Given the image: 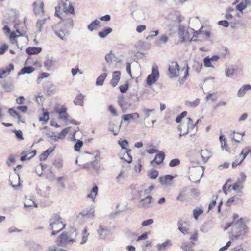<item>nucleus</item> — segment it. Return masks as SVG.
<instances>
[{
  "mask_svg": "<svg viewBox=\"0 0 251 251\" xmlns=\"http://www.w3.org/2000/svg\"><path fill=\"white\" fill-rule=\"evenodd\" d=\"M77 236L75 227H71L67 232L62 233L57 238L56 244L58 246L69 248L75 242Z\"/></svg>",
  "mask_w": 251,
  "mask_h": 251,
  "instance_id": "obj_1",
  "label": "nucleus"
},
{
  "mask_svg": "<svg viewBox=\"0 0 251 251\" xmlns=\"http://www.w3.org/2000/svg\"><path fill=\"white\" fill-rule=\"evenodd\" d=\"M247 230V225L244 223L243 218H240L233 225L230 235V239L232 240L243 239Z\"/></svg>",
  "mask_w": 251,
  "mask_h": 251,
  "instance_id": "obj_2",
  "label": "nucleus"
},
{
  "mask_svg": "<svg viewBox=\"0 0 251 251\" xmlns=\"http://www.w3.org/2000/svg\"><path fill=\"white\" fill-rule=\"evenodd\" d=\"M50 226L52 230L51 234L53 236L56 235L65 228L66 225L64 224L59 215L54 214L50 220Z\"/></svg>",
  "mask_w": 251,
  "mask_h": 251,
  "instance_id": "obj_3",
  "label": "nucleus"
},
{
  "mask_svg": "<svg viewBox=\"0 0 251 251\" xmlns=\"http://www.w3.org/2000/svg\"><path fill=\"white\" fill-rule=\"evenodd\" d=\"M194 30L188 29L183 25H180L178 29V36L180 42H186L191 41H196L194 37Z\"/></svg>",
  "mask_w": 251,
  "mask_h": 251,
  "instance_id": "obj_4",
  "label": "nucleus"
},
{
  "mask_svg": "<svg viewBox=\"0 0 251 251\" xmlns=\"http://www.w3.org/2000/svg\"><path fill=\"white\" fill-rule=\"evenodd\" d=\"M43 172L45 174L46 177L50 181H53L55 180V176L51 171L50 167L47 164L41 163L36 168V173L39 176H41Z\"/></svg>",
  "mask_w": 251,
  "mask_h": 251,
  "instance_id": "obj_5",
  "label": "nucleus"
},
{
  "mask_svg": "<svg viewBox=\"0 0 251 251\" xmlns=\"http://www.w3.org/2000/svg\"><path fill=\"white\" fill-rule=\"evenodd\" d=\"M159 73L157 66H154L152 68L151 74L149 75L146 80L148 85H151L155 83L159 78Z\"/></svg>",
  "mask_w": 251,
  "mask_h": 251,
  "instance_id": "obj_6",
  "label": "nucleus"
},
{
  "mask_svg": "<svg viewBox=\"0 0 251 251\" xmlns=\"http://www.w3.org/2000/svg\"><path fill=\"white\" fill-rule=\"evenodd\" d=\"M168 75L171 78L177 77L179 75V67L176 62H172L169 65Z\"/></svg>",
  "mask_w": 251,
  "mask_h": 251,
  "instance_id": "obj_7",
  "label": "nucleus"
},
{
  "mask_svg": "<svg viewBox=\"0 0 251 251\" xmlns=\"http://www.w3.org/2000/svg\"><path fill=\"white\" fill-rule=\"evenodd\" d=\"M54 31L56 35L62 40H66L69 35L67 28L64 26L62 23L58 25L57 28L54 29Z\"/></svg>",
  "mask_w": 251,
  "mask_h": 251,
  "instance_id": "obj_8",
  "label": "nucleus"
},
{
  "mask_svg": "<svg viewBox=\"0 0 251 251\" xmlns=\"http://www.w3.org/2000/svg\"><path fill=\"white\" fill-rule=\"evenodd\" d=\"M97 232L100 239H105L108 235L112 234L110 229L100 225L99 226Z\"/></svg>",
  "mask_w": 251,
  "mask_h": 251,
  "instance_id": "obj_9",
  "label": "nucleus"
},
{
  "mask_svg": "<svg viewBox=\"0 0 251 251\" xmlns=\"http://www.w3.org/2000/svg\"><path fill=\"white\" fill-rule=\"evenodd\" d=\"M219 59V56L218 55H214L211 57L207 56L203 59L204 65L206 67L214 68V65Z\"/></svg>",
  "mask_w": 251,
  "mask_h": 251,
  "instance_id": "obj_10",
  "label": "nucleus"
},
{
  "mask_svg": "<svg viewBox=\"0 0 251 251\" xmlns=\"http://www.w3.org/2000/svg\"><path fill=\"white\" fill-rule=\"evenodd\" d=\"M210 36V32L207 30H203V27L200 30L194 32V37L197 40H202L204 37L209 38Z\"/></svg>",
  "mask_w": 251,
  "mask_h": 251,
  "instance_id": "obj_11",
  "label": "nucleus"
},
{
  "mask_svg": "<svg viewBox=\"0 0 251 251\" xmlns=\"http://www.w3.org/2000/svg\"><path fill=\"white\" fill-rule=\"evenodd\" d=\"M174 176L170 175H167L164 176L160 177L159 181L162 185L166 186H171L173 184V179Z\"/></svg>",
  "mask_w": 251,
  "mask_h": 251,
  "instance_id": "obj_12",
  "label": "nucleus"
},
{
  "mask_svg": "<svg viewBox=\"0 0 251 251\" xmlns=\"http://www.w3.org/2000/svg\"><path fill=\"white\" fill-rule=\"evenodd\" d=\"M152 197L151 196H146L145 198L142 199L139 201V204L140 205L139 206V207L147 209L151 207V199Z\"/></svg>",
  "mask_w": 251,
  "mask_h": 251,
  "instance_id": "obj_13",
  "label": "nucleus"
},
{
  "mask_svg": "<svg viewBox=\"0 0 251 251\" xmlns=\"http://www.w3.org/2000/svg\"><path fill=\"white\" fill-rule=\"evenodd\" d=\"M34 12L36 15L44 13V3L42 1H38L33 3Z\"/></svg>",
  "mask_w": 251,
  "mask_h": 251,
  "instance_id": "obj_14",
  "label": "nucleus"
},
{
  "mask_svg": "<svg viewBox=\"0 0 251 251\" xmlns=\"http://www.w3.org/2000/svg\"><path fill=\"white\" fill-rule=\"evenodd\" d=\"M121 77L120 71H114L112 74V78L110 82L111 85L115 87L118 83Z\"/></svg>",
  "mask_w": 251,
  "mask_h": 251,
  "instance_id": "obj_15",
  "label": "nucleus"
},
{
  "mask_svg": "<svg viewBox=\"0 0 251 251\" xmlns=\"http://www.w3.org/2000/svg\"><path fill=\"white\" fill-rule=\"evenodd\" d=\"M186 120V126H187V128L180 129V131H181V132H183V134H187L189 130L194 129L195 127L196 126L193 123L192 120L190 118H187Z\"/></svg>",
  "mask_w": 251,
  "mask_h": 251,
  "instance_id": "obj_16",
  "label": "nucleus"
},
{
  "mask_svg": "<svg viewBox=\"0 0 251 251\" xmlns=\"http://www.w3.org/2000/svg\"><path fill=\"white\" fill-rule=\"evenodd\" d=\"M146 151L150 155H155V157H165V154L163 151L155 148H147Z\"/></svg>",
  "mask_w": 251,
  "mask_h": 251,
  "instance_id": "obj_17",
  "label": "nucleus"
},
{
  "mask_svg": "<svg viewBox=\"0 0 251 251\" xmlns=\"http://www.w3.org/2000/svg\"><path fill=\"white\" fill-rule=\"evenodd\" d=\"M14 28L16 30V31L17 33L19 34L16 35L14 32H13L11 33L10 35V38L11 41L13 40L15 41V38L21 37V36H24L25 34V32L22 31L21 32L20 30V29L19 28V25L18 24H15L14 25Z\"/></svg>",
  "mask_w": 251,
  "mask_h": 251,
  "instance_id": "obj_18",
  "label": "nucleus"
},
{
  "mask_svg": "<svg viewBox=\"0 0 251 251\" xmlns=\"http://www.w3.org/2000/svg\"><path fill=\"white\" fill-rule=\"evenodd\" d=\"M139 117L138 113L135 112L131 114L123 115L121 117L122 119L124 121L129 122L130 120H135Z\"/></svg>",
  "mask_w": 251,
  "mask_h": 251,
  "instance_id": "obj_19",
  "label": "nucleus"
},
{
  "mask_svg": "<svg viewBox=\"0 0 251 251\" xmlns=\"http://www.w3.org/2000/svg\"><path fill=\"white\" fill-rule=\"evenodd\" d=\"M94 208L93 207H91L89 209H86L82 211L80 213V215H81L83 217L92 218L94 216Z\"/></svg>",
  "mask_w": 251,
  "mask_h": 251,
  "instance_id": "obj_20",
  "label": "nucleus"
},
{
  "mask_svg": "<svg viewBox=\"0 0 251 251\" xmlns=\"http://www.w3.org/2000/svg\"><path fill=\"white\" fill-rule=\"evenodd\" d=\"M118 144L122 148V149H124L127 151L126 153L128 155V157H131L130 154V152H131V150H128V147L129 146V143L127 140H122L120 139L118 141Z\"/></svg>",
  "mask_w": 251,
  "mask_h": 251,
  "instance_id": "obj_21",
  "label": "nucleus"
},
{
  "mask_svg": "<svg viewBox=\"0 0 251 251\" xmlns=\"http://www.w3.org/2000/svg\"><path fill=\"white\" fill-rule=\"evenodd\" d=\"M71 127H68L63 129L59 134L55 135L53 136L54 140L56 141H58L59 139H63L65 138L67 134L69 132Z\"/></svg>",
  "mask_w": 251,
  "mask_h": 251,
  "instance_id": "obj_22",
  "label": "nucleus"
},
{
  "mask_svg": "<svg viewBox=\"0 0 251 251\" xmlns=\"http://www.w3.org/2000/svg\"><path fill=\"white\" fill-rule=\"evenodd\" d=\"M172 244L169 240H167L162 244L158 243L156 246L158 248V251H163L171 247Z\"/></svg>",
  "mask_w": 251,
  "mask_h": 251,
  "instance_id": "obj_23",
  "label": "nucleus"
},
{
  "mask_svg": "<svg viewBox=\"0 0 251 251\" xmlns=\"http://www.w3.org/2000/svg\"><path fill=\"white\" fill-rule=\"evenodd\" d=\"M42 51L41 47H29L26 48V52L29 55H35L39 53Z\"/></svg>",
  "mask_w": 251,
  "mask_h": 251,
  "instance_id": "obj_24",
  "label": "nucleus"
},
{
  "mask_svg": "<svg viewBox=\"0 0 251 251\" xmlns=\"http://www.w3.org/2000/svg\"><path fill=\"white\" fill-rule=\"evenodd\" d=\"M126 175L124 170H121L116 178L117 182L120 184H123L126 180Z\"/></svg>",
  "mask_w": 251,
  "mask_h": 251,
  "instance_id": "obj_25",
  "label": "nucleus"
},
{
  "mask_svg": "<svg viewBox=\"0 0 251 251\" xmlns=\"http://www.w3.org/2000/svg\"><path fill=\"white\" fill-rule=\"evenodd\" d=\"M100 20L97 19L95 20L88 25V30L91 32L94 31V30H97L98 28L100 27Z\"/></svg>",
  "mask_w": 251,
  "mask_h": 251,
  "instance_id": "obj_26",
  "label": "nucleus"
},
{
  "mask_svg": "<svg viewBox=\"0 0 251 251\" xmlns=\"http://www.w3.org/2000/svg\"><path fill=\"white\" fill-rule=\"evenodd\" d=\"M13 69L14 65L12 64H10L8 67L2 69L0 71V78H2L4 76L8 75Z\"/></svg>",
  "mask_w": 251,
  "mask_h": 251,
  "instance_id": "obj_27",
  "label": "nucleus"
},
{
  "mask_svg": "<svg viewBox=\"0 0 251 251\" xmlns=\"http://www.w3.org/2000/svg\"><path fill=\"white\" fill-rule=\"evenodd\" d=\"M55 61L52 57H50L46 59L44 62V66L48 71H50L53 67L55 66Z\"/></svg>",
  "mask_w": 251,
  "mask_h": 251,
  "instance_id": "obj_28",
  "label": "nucleus"
},
{
  "mask_svg": "<svg viewBox=\"0 0 251 251\" xmlns=\"http://www.w3.org/2000/svg\"><path fill=\"white\" fill-rule=\"evenodd\" d=\"M168 40V37L167 35L164 34L158 37L154 42V44L157 46H161L162 44H166Z\"/></svg>",
  "mask_w": 251,
  "mask_h": 251,
  "instance_id": "obj_29",
  "label": "nucleus"
},
{
  "mask_svg": "<svg viewBox=\"0 0 251 251\" xmlns=\"http://www.w3.org/2000/svg\"><path fill=\"white\" fill-rule=\"evenodd\" d=\"M219 140L221 144V148L223 151L225 150L227 152L229 151V148L227 144V141L224 135L219 137Z\"/></svg>",
  "mask_w": 251,
  "mask_h": 251,
  "instance_id": "obj_30",
  "label": "nucleus"
},
{
  "mask_svg": "<svg viewBox=\"0 0 251 251\" xmlns=\"http://www.w3.org/2000/svg\"><path fill=\"white\" fill-rule=\"evenodd\" d=\"M251 5V0H244L242 1L236 7L239 11L242 12V10L245 9L248 6Z\"/></svg>",
  "mask_w": 251,
  "mask_h": 251,
  "instance_id": "obj_31",
  "label": "nucleus"
},
{
  "mask_svg": "<svg viewBox=\"0 0 251 251\" xmlns=\"http://www.w3.org/2000/svg\"><path fill=\"white\" fill-rule=\"evenodd\" d=\"M118 104L121 107L122 112L124 113L127 112L128 107H127L126 102L124 98H119L118 100Z\"/></svg>",
  "mask_w": 251,
  "mask_h": 251,
  "instance_id": "obj_32",
  "label": "nucleus"
},
{
  "mask_svg": "<svg viewBox=\"0 0 251 251\" xmlns=\"http://www.w3.org/2000/svg\"><path fill=\"white\" fill-rule=\"evenodd\" d=\"M98 192V187L97 185H95L92 188L90 193L87 195V197L92 199L93 201H94V200L96 197L97 196Z\"/></svg>",
  "mask_w": 251,
  "mask_h": 251,
  "instance_id": "obj_33",
  "label": "nucleus"
},
{
  "mask_svg": "<svg viewBox=\"0 0 251 251\" xmlns=\"http://www.w3.org/2000/svg\"><path fill=\"white\" fill-rule=\"evenodd\" d=\"M251 88V86L250 84H246L242 86L238 92V96L242 97L245 95L246 92Z\"/></svg>",
  "mask_w": 251,
  "mask_h": 251,
  "instance_id": "obj_34",
  "label": "nucleus"
},
{
  "mask_svg": "<svg viewBox=\"0 0 251 251\" xmlns=\"http://www.w3.org/2000/svg\"><path fill=\"white\" fill-rule=\"evenodd\" d=\"M84 96L82 94L77 95L74 100V103L76 105L83 106Z\"/></svg>",
  "mask_w": 251,
  "mask_h": 251,
  "instance_id": "obj_35",
  "label": "nucleus"
},
{
  "mask_svg": "<svg viewBox=\"0 0 251 251\" xmlns=\"http://www.w3.org/2000/svg\"><path fill=\"white\" fill-rule=\"evenodd\" d=\"M36 154V151L35 150H31V149H27L21 153V157H34Z\"/></svg>",
  "mask_w": 251,
  "mask_h": 251,
  "instance_id": "obj_36",
  "label": "nucleus"
},
{
  "mask_svg": "<svg viewBox=\"0 0 251 251\" xmlns=\"http://www.w3.org/2000/svg\"><path fill=\"white\" fill-rule=\"evenodd\" d=\"M112 31V29L110 27L106 28L104 29L103 30L99 32L98 33V36L101 38H105L107 37V36L111 33Z\"/></svg>",
  "mask_w": 251,
  "mask_h": 251,
  "instance_id": "obj_37",
  "label": "nucleus"
},
{
  "mask_svg": "<svg viewBox=\"0 0 251 251\" xmlns=\"http://www.w3.org/2000/svg\"><path fill=\"white\" fill-rule=\"evenodd\" d=\"M107 76V74L106 73H104L100 75L96 79V85L97 86H102Z\"/></svg>",
  "mask_w": 251,
  "mask_h": 251,
  "instance_id": "obj_38",
  "label": "nucleus"
},
{
  "mask_svg": "<svg viewBox=\"0 0 251 251\" xmlns=\"http://www.w3.org/2000/svg\"><path fill=\"white\" fill-rule=\"evenodd\" d=\"M64 11L68 14H73L74 13V7L70 2H68V4L66 2L64 4Z\"/></svg>",
  "mask_w": 251,
  "mask_h": 251,
  "instance_id": "obj_39",
  "label": "nucleus"
},
{
  "mask_svg": "<svg viewBox=\"0 0 251 251\" xmlns=\"http://www.w3.org/2000/svg\"><path fill=\"white\" fill-rule=\"evenodd\" d=\"M65 179V178L64 177H59L56 178L58 184V189L59 190H62L66 188V185L63 181Z\"/></svg>",
  "mask_w": 251,
  "mask_h": 251,
  "instance_id": "obj_40",
  "label": "nucleus"
},
{
  "mask_svg": "<svg viewBox=\"0 0 251 251\" xmlns=\"http://www.w3.org/2000/svg\"><path fill=\"white\" fill-rule=\"evenodd\" d=\"M62 25L67 29L72 28L74 24L72 18H68L63 21Z\"/></svg>",
  "mask_w": 251,
  "mask_h": 251,
  "instance_id": "obj_41",
  "label": "nucleus"
},
{
  "mask_svg": "<svg viewBox=\"0 0 251 251\" xmlns=\"http://www.w3.org/2000/svg\"><path fill=\"white\" fill-rule=\"evenodd\" d=\"M34 70V68L31 66L25 67L23 68L20 72L19 73V75H24L25 74H30Z\"/></svg>",
  "mask_w": 251,
  "mask_h": 251,
  "instance_id": "obj_42",
  "label": "nucleus"
},
{
  "mask_svg": "<svg viewBox=\"0 0 251 251\" xmlns=\"http://www.w3.org/2000/svg\"><path fill=\"white\" fill-rule=\"evenodd\" d=\"M240 155L243 157H246L248 155L251 157V147L249 146L244 147L240 153Z\"/></svg>",
  "mask_w": 251,
  "mask_h": 251,
  "instance_id": "obj_43",
  "label": "nucleus"
},
{
  "mask_svg": "<svg viewBox=\"0 0 251 251\" xmlns=\"http://www.w3.org/2000/svg\"><path fill=\"white\" fill-rule=\"evenodd\" d=\"M190 161L192 163L193 167L200 166L202 168V170H203V167L201 165V163L199 158H191Z\"/></svg>",
  "mask_w": 251,
  "mask_h": 251,
  "instance_id": "obj_44",
  "label": "nucleus"
},
{
  "mask_svg": "<svg viewBox=\"0 0 251 251\" xmlns=\"http://www.w3.org/2000/svg\"><path fill=\"white\" fill-rule=\"evenodd\" d=\"M52 164L56 168H60L62 167V161L60 158H55L51 161Z\"/></svg>",
  "mask_w": 251,
  "mask_h": 251,
  "instance_id": "obj_45",
  "label": "nucleus"
},
{
  "mask_svg": "<svg viewBox=\"0 0 251 251\" xmlns=\"http://www.w3.org/2000/svg\"><path fill=\"white\" fill-rule=\"evenodd\" d=\"M3 89L6 91H10L13 88V85L11 82H3L2 83Z\"/></svg>",
  "mask_w": 251,
  "mask_h": 251,
  "instance_id": "obj_46",
  "label": "nucleus"
},
{
  "mask_svg": "<svg viewBox=\"0 0 251 251\" xmlns=\"http://www.w3.org/2000/svg\"><path fill=\"white\" fill-rule=\"evenodd\" d=\"M158 176V172L154 169L150 170L148 174L149 178L152 179L156 178Z\"/></svg>",
  "mask_w": 251,
  "mask_h": 251,
  "instance_id": "obj_47",
  "label": "nucleus"
},
{
  "mask_svg": "<svg viewBox=\"0 0 251 251\" xmlns=\"http://www.w3.org/2000/svg\"><path fill=\"white\" fill-rule=\"evenodd\" d=\"M218 99V94L217 92L213 93H208L206 97H205V99L206 100H211L213 101H215Z\"/></svg>",
  "mask_w": 251,
  "mask_h": 251,
  "instance_id": "obj_48",
  "label": "nucleus"
},
{
  "mask_svg": "<svg viewBox=\"0 0 251 251\" xmlns=\"http://www.w3.org/2000/svg\"><path fill=\"white\" fill-rule=\"evenodd\" d=\"M164 158H154L152 161H151V163L154 167H156L161 164L164 160Z\"/></svg>",
  "mask_w": 251,
  "mask_h": 251,
  "instance_id": "obj_49",
  "label": "nucleus"
},
{
  "mask_svg": "<svg viewBox=\"0 0 251 251\" xmlns=\"http://www.w3.org/2000/svg\"><path fill=\"white\" fill-rule=\"evenodd\" d=\"M236 71V69L232 68L227 69L226 71V76L228 78H231V77H233Z\"/></svg>",
  "mask_w": 251,
  "mask_h": 251,
  "instance_id": "obj_50",
  "label": "nucleus"
},
{
  "mask_svg": "<svg viewBox=\"0 0 251 251\" xmlns=\"http://www.w3.org/2000/svg\"><path fill=\"white\" fill-rule=\"evenodd\" d=\"M41 246L39 244L34 242L31 243L29 245L30 251H37V250H39Z\"/></svg>",
  "mask_w": 251,
  "mask_h": 251,
  "instance_id": "obj_51",
  "label": "nucleus"
},
{
  "mask_svg": "<svg viewBox=\"0 0 251 251\" xmlns=\"http://www.w3.org/2000/svg\"><path fill=\"white\" fill-rule=\"evenodd\" d=\"M46 19L45 18L39 20L37 21L36 24V27L38 28L39 32H41L42 29V25L45 23Z\"/></svg>",
  "mask_w": 251,
  "mask_h": 251,
  "instance_id": "obj_52",
  "label": "nucleus"
},
{
  "mask_svg": "<svg viewBox=\"0 0 251 251\" xmlns=\"http://www.w3.org/2000/svg\"><path fill=\"white\" fill-rule=\"evenodd\" d=\"M142 111L145 114L144 119H146L150 116L151 113H154L155 110V109H148L144 108L142 109Z\"/></svg>",
  "mask_w": 251,
  "mask_h": 251,
  "instance_id": "obj_53",
  "label": "nucleus"
},
{
  "mask_svg": "<svg viewBox=\"0 0 251 251\" xmlns=\"http://www.w3.org/2000/svg\"><path fill=\"white\" fill-rule=\"evenodd\" d=\"M202 65L201 63L198 61H194L193 68L196 72H199L201 70Z\"/></svg>",
  "mask_w": 251,
  "mask_h": 251,
  "instance_id": "obj_54",
  "label": "nucleus"
},
{
  "mask_svg": "<svg viewBox=\"0 0 251 251\" xmlns=\"http://www.w3.org/2000/svg\"><path fill=\"white\" fill-rule=\"evenodd\" d=\"M55 111L57 113H58L59 115L60 114H64V113H66L67 111V108L64 106L57 107L55 109Z\"/></svg>",
  "mask_w": 251,
  "mask_h": 251,
  "instance_id": "obj_55",
  "label": "nucleus"
},
{
  "mask_svg": "<svg viewBox=\"0 0 251 251\" xmlns=\"http://www.w3.org/2000/svg\"><path fill=\"white\" fill-rule=\"evenodd\" d=\"M9 113L10 115L13 118H16L18 119H20V115L18 114L17 111L12 108H11L9 110Z\"/></svg>",
  "mask_w": 251,
  "mask_h": 251,
  "instance_id": "obj_56",
  "label": "nucleus"
},
{
  "mask_svg": "<svg viewBox=\"0 0 251 251\" xmlns=\"http://www.w3.org/2000/svg\"><path fill=\"white\" fill-rule=\"evenodd\" d=\"M83 235L82 236V241L81 242V244H84L86 242L87 240L88 236L89 235V233H87V230L86 228L83 229Z\"/></svg>",
  "mask_w": 251,
  "mask_h": 251,
  "instance_id": "obj_57",
  "label": "nucleus"
},
{
  "mask_svg": "<svg viewBox=\"0 0 251 251\" xmlns=\"http://www.w3.org/2000/svg\"><path fill=\"white\" fill-rule=\"evenodd\" d=\"M203 212V210L201 209H195L193 210V216L194 217L197 219L198 217Z\"/></svg>",
  "mask_w": 251,
  "mask_h": 251,
  "instance_id": "obj_58",
  "label": "nucleus"
},
{
  "mask_svg": "<svg viewBox=\"0 0 251 251\" xmlns=\"http://www.w3.org/2000/svg\"><path fill=\"white\" fill-rule=\"evenodd\" d=\"M246 175L244 173H241L240 174V177L237 180V182L239 183L240 184H242L244 183L246 180Z\"/></svg>",
  "mask_w": 251,
  "mask_h": 251,
  "instance_id": "obj_59",
  "label": "nucleus"
},
{
  "mask_svg": "<svg viewBox=\"0 0 251 251\" xmlns=\"http://www.w3.org/2000/svg\"><path fill=\"white\" fill-rule=\"evenodd\" d=\"M154 222V221L152 219H149L146 220H145L142 222L141 225L143 226H150L151 224H152Z\"/></svg>",
  "mask_w": 251,
  "mask_h": 251,
  "instance_id": "obj_60",
  "label": "nucleus"
},
{
  "mask_svg": "<svg viewBox=\"0 0 251 251\" xmlns=\"http://www.w3.org/2000/svg\"><path fill=\"white\" fill-rule=\"evenodd\" d=\"M53 150L54 148H49L41 154V157H48Z\"/></svg>",
  "mask_w": 251,
  "mask_h": 251,
  "instance_id": "obj_61",
  "label": "nucleus"
},
{
  "mask_svg": "<svg viewBox=\"0 0 251 251\" xmlns=\"http://www.w3.org/2000/svg\"><path fill=\"white\" fill-rule=\"evenodd\" d=\"M188 103L189 106L192 107H195L199 104L200 100L199 99H196L195 100L193 101H189Z\"/></svg>",
  "mask_w": 251,
  "mask_h": 251,
  "instance_id": "obj_62",
  "label": "nucleus"
},
{
  "mask_svg": "<svg viewBox=\"0 0 251 251\" xmlns=\"http://www.w3.org/2000/svg\"><path fill=\"white\" fill-rule=\"evenodd\" d=\"M180 163V160L177 158L172 159L169 163L170 167H175L178 165Z\"/></svg>",
  "mask_w": 251,
  "mask_h": 251,
  "instance_id": "obj_63",
  "label": "nucleus"
},
{
  "mask_svg": "<svg viewBox=\"0 0 251 251\" xmlns=\"http://www.w3.org/2000/svg\"><path fill=\"white\" fill-rule=\"evenodd\" d=\"M48 251H66V250L63 249L56 248L55 246H50L48 248Z\"/></svg>",
  "mask_w": 251,
  "mask_h": 251,
  "instance_id": "obj_64",
  "label": "nucleus"
}]
</instances>
